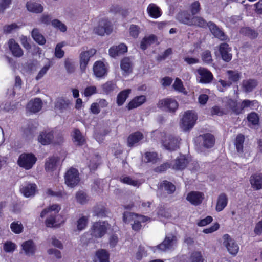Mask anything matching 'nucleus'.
I'll use <instances>...</instances> for the list:
<instances>
[{
	"label": "nucleus",
	"mask_w": 262,
	"mask_h": 262,
	"mask_svg": "<svg viewBox=\"0 0 262 262\" xmlns=\"http://www.w3.org/2000/svg\"><path fill=\"white\" fill-rule=\"evenodd\" d=\"M130 89H127L121 92L117 96V103L119 106L122 105L125 101L130 93Z\"/></svg>",
	"instance_id": "obj_43"
},
{
	"label": "nucleus",
	"mask_w": 262,
	"mask_h": 262,
	"mask_svg": "<svg viewBox=\"0 0 262 262\" xmlns=\"http://www.w3.org/2000/svg\"><path fill=\"white\" fill-rule=\"evenodd\" d=\"M121 69L126 74H128L132 72V66L130 59L128 58H123L120 64Z\"/></svg>",
	"instance_id": "obj_42"
},
{
	"label": "nucleus",
	"mask_w": 262,
	"mask_h": 262,
	"mask_svg": "<svg viewBox=\"0 0 262 262\" xmlns=\"http://www.w3.org/2000/svg\"><path fill=\"white\" fill-rule=\"evenodd\" d=\"M10 228L14 233L19 234L22 232L24 227L21 223H19L18 222H14L11 224Z\"/></svg>",
	"instance_id": "obj_51"
},
{
	"label": "nucleus",
	"mask_w": 262,
	"mask_h": 262,
	"mask_svg": "<svg viewBox=\"0 0 262 262\" xmlns=\"http://www.w3.org/2000/svg\"><path fill=\"white\" fill-rule=\"evenodd\" d=\"M160 187L166 191L168 194L173 193L176 190L175 186L167 181H162L160 184Z\"/></svg>",
	"instance_id": "obj_44"
},
{
	"label": "nucleus",
	"mask_w": 262,
	"mask_h": 262,
	"mask_svg": "<svg viewBox=\"0 0 262 262\" xmlns=\"http://www.w3.org/2000/svg\"><path fill=\"white\" fill-rule=\"evenodd\" d=\"M250 184L255 190L262 189V176L259 174H254L252 176L250 180Z\"/></svg>",
	"instance_id": "obj_30"
},
{
	"label": "nucleus",
	"mask_w": 262,
	"mask_h": 262,
	"mask_svg": "<svg viewBox=\"0 0 262 262\" xmlns=\"http://www.w3.org/2000/svg\"><path fill=\"white\" fill-rule=\"evenodd\" d=\"M8 47L12 55L16 57H21L24 52L20 46L14 39H10L8 42Z\"/></svg>",
	"instance_id": "obj_15"
},
{
	"label": "nucleus",
	"mask_w": 262,
	"mask_h": 262,
	"mask_svg": "<svg viewBox=\"0 0 262 262\" xmlns=\"http://www.w3.org/2000/svg\"><path fill=\"white\" fill-rule=\"evenodd\" d=\"M94 262H109V254L106 250L101 249L96 253Z\"/></svg>",
	"instance_id": "obj_33"
},
{
	"label": "nucleus",
	"mask_w": 262,
	"mask_h": 262,
	"mask_svg": "<svg viewBox=\"0 0 262 262\" xmlns=\"http://www.w3.org/2000/svg\"><path fill=\"white\" fill-rule=\"evenodd\" d=\"M146 101V97L144 95L137 96L133 99L128 104V110H132L140 106Z\"/></svg>",
	"instance_id": "obj_31"
},
{
	"label": "nucleus",
	"mask_w": 262,
	"mask_h": 262,
	"mask_svg": "<svg viewBox=\"0 0 262 262\" xmlns=\"http://www.w3.org/2000/svg\"><path fill=\"white\" fill-rule=\"evenodd\" d=\"M72 136L73 141L76 145L82 146L86 142L84 136L78 129L75 128L73 130Z\"/></svg>",
	"instance_id": "obj_20"
},
{
	"label": "nucleus",
	"mask_w": 262,
	"mask_h": 262,
	"mask_svg": "<svg viewBox=\"0 0 262 262\" xmlns=\"http://www.w3.org/2000/svg\"><path fill=\"white\" fill-rule=\"evenodd\" d=\"M51 25L53 27L59 30L61 32H65L67 30L66 25L57 19L52 20Z\"/></svg>",
	"instance_id": "obj_49"
},
{
	"label": "nucleus",
	"mask_w": 262,
	"mask_h": 262,
	"mask_svg": "<svg viewBox=\"0 0 262 262\" xmlns=\"http://www.w3.org/2000/svg\"><path fill=\"white\" fill-rule=\"evenodd\" d=\"M127 48L125 45L121 43L118 46H114L109 50L110 55L112 57H115L124 53L126 52Z\"/></svg>",
	"instance_id": "obj_23"
},
{
	"label": "nucleus",
	"mask_w": 262,
	"mask_h": 262,
	"mask_svg": "<svg viewBox=\"0 0 262 262\" xmlns=\"http://www.w3.org/2000/svg\"><path fill=\"white\" fill-rule=\"evenodd\" d=\"M257 85V81L253 79L244 80L242 81V88L246 93L253 91Z\"/></svg>",
	"instance_id": "obj_28"
},
{
	"label": "nucleus",
	"mask_w": 262,
	"mask_h": 262,
	"mask_svg": "<svg viewBox=\"0 0 262 262\" xmlns=\"http://www.w3.org/2000/svg\"><path fill=\"white\" fill-rule=\"evenodd\" d=\"M190 26H195L200 28L208 27V23L202 17L193 16L191 18Z\"/></svg>",
	"instance_id": "obj_37"
},
{
	"label": "nucleus",
	"mask_w": 262,
	"mask_h": 262,
	"mask_svg": "<svg viewBox=\"0 0 262 262\" xmlns=\"http://www.w3.org/2000/svg\"><path fill=\"white\" fill-rule=\"evenodd\" d=\"M19 28L18 26L15 24L13 23L10 25H5L3 27V30L5 33H10L13 31Z\"/></svg>",
	"instance_id": "obj_56"
},
{
	"label": "nucleus",
	"mask_w": 262,
	"mask_h": 262,
	"mask_svg": "<svg viewBox=\"0 0 262 262\" xmlns=\"http://www.w3.org/2000/svg\"><path fill=\"white\" fill-rule=\"evenodd\" d=\"M15 248V244L12 242H7L4 245V249L7 252H13Z\"/></svg>",
	"instance_id": "obj_61"
},
{
	"label": "nucleus",
	"mask_w": 262,
	"mask_h": 262,
	"mask_svg": "<svg viewBox=\"0 0 262 262\" xmlns=\"http://www.w3.org/2000/svg\"><path fill=\"white\" fill-rule=\"evenodd\" d=\"M113 31L111 23L107 19L103 18L99 20L98 25L94 29V32L100 36L108 35Z\"/></svg>",
	"instance_id": "obj_4"
},
{
	"label": "nucleus",
	"mask_w": 262,
	"mask_h": 262,
	"mask_svg": "<svg viewBox=\"0 0 262 262\" xmlns=\"http://www.w3.org/2000/svg\"><path fill=\"white\" fill-rule=\"evenodd\" d=\"M88 219L87 217L82 216L79 218L76 223L77 229L78 231L83 230L87 226Z\"/></svg>",
	"instance_id": "obj_50"
},
{
	"label": "nucleus",
	"mask_w": 262,
	"mask_h": 262,
	"mask_svg": "<svg viewBox=\"0 0 262 262\" xmlns=\"http://www.w3.org/2000/svg\"><path fill=\"white\" fill-rule=\"evenodd\" d=\"M180 139L178 137L169 136L163 141V146L165 149L170 151L177 150L179 147Z\"/></svg>",
	"instance_id": "obj_10"
},
{
	"label": "nucleus",
	"mask_w": 262,
	"mask_h": 262,
	"mask_svg": "<svg viewBox=\"0 0 262 262\" xmlns=\"http://www.w3.org/2000/svg\"><path fill=\"white\" fill-rule=\"evenodd\" d=\"M36 160V158L33 154L24 153L19 156L17 160V164L20 167L26 170H29L33 167Z\"/></svg>",
	"instance_id": "obj_2"
},
{
	"label": "nucleus",
	"mask_w": 262,
	"mask_h": 262,
	"mask_svg": "<svg viewBox=\"0 0 262 262\" xmlns=\"http://www.w3.org/2000/svg\"><path fill=\"white\" fill-rule=\"evenodd\" d=\"M202 59V60L206 63H211L212 61V59L210 52L208 50H206L203 52Z\"/></svg>",
	"instance_id": "obj_58"
},
{
	"label": "nucleus",
	"mask_w": 262,
	"mask_h": 262,
	"mask_svg": "<svg viewBox=\"0 0 262 262\" xmlns=\"http://www.w3.org/2000/svg\"><path fill=\"white\" fill-rule=\"evenodd\" d=\"M223 238V245L226 247L228 251L231 254L235 255L239 250V247L237 244L228 234H225Z\"/></svg>",
	"instance_id": "obj_7"
},
{
	"label": "nucleus",
	"mask_w": 262,
	"mask_h": 262,
	"mask_svg": "<svg viewBox=\"0 0 262 262\" xmlns=\"http://www.w3.org/2000/svg\"><path fill=\"white\" fill-rule=\"evenodd\" d=\"M200 5L198 1H195L191 5V12L192 15H195L200 11Z\"/></svg>",
	"instance_id": "obj_62"
},
{
	"label": "nucleus",
	"mask_w": 262,
	"mask_h": 262,
	"mask_svg": "<svg viewBox=\"0 0 262 262\" xmlns=\"http://www.w3.org/2000/svg\"><path fill=\"white\" fill-rule=\"evenodd\" d=\"M23 249L28 256L33 255L36 251V246L32 240L24 242L22 244Z\"/></svg>",
	"instance_id": "obj_25"
},
{
	"label": "nucleus",
	"mask_w": 262,
	"mask_h": 262,
	"mask_svg": "<svg viewBox=\"0 0 262 262\" xmlns=\"http://www.w3.org/2000/svg\"><path fill=\"white\" fill-rule=\"evenodd\" d=\"M147 11L149 16L152 18H157L161 15L160 9L155 4H150L147 7Z\"/></svg>",
	"instance_id": "obj_32"
},
{
	"label": "nucleus",
	"mask_w": 262,
	"mask_h": 262,
	"mask_svg": "<svg viewBox=\"0 0 262 262\" xmlns=\"http://www.w3.org/2000/svg\"><path fill=\"white\" fill-rule=\"evenodd\" d=\"M157 40V37L154 35L145 37L141 41L140 47L143 50H145L148 46L154 43Z\"/></svg>",
	"instance_id": "obj_39"
},
{
	"label": "nucleus",
	"mask_w": 262,
	"mask_h": 262,
	"mask_svg": "<svg viewBox=\"0 0 262 262\" xmlns=\"http://www.w3.org/2000/svg\"><path fill=\"white\" fill-rule=\"evenodd\" d=\"M93 72L97 77L101 78L106 75L107 71L104 63L98 61L94 64Z\"/></svg>",
	"instance_id": "obj_18"
},
{
	"label": "nucleus",
	"mask_w": 262,
	"mask_h": 262,
	"mask_svg": "<svg viewBox=\"0 0 262 262\" xmlns=\"http://www.w3.org/2000/svg\"><path fill=\"white\" fill-rule=\"evenodd\" d=\"M115 87V85L111 81L107 82L102 85L103 91L105 93H110L112 91Z\"/></svg>",
	"instance_id": "obj_63"
},
{
	"label": "nucleus",
	"mask_w": 262,
	"mask_h": 262,
	"mask_svg": "<svg viewBox=\"0 0 262 262\" xmlns=\"http://www.w3.org/2000/svg\"><path fill=\"white\" fill-rule=\"evenodd\" d=\"M191 18L190 14L185 11L179 13L177 16V18L180 22L188 26L191 25Z\"/></svg>",
	"instance_id": "obj_35"
},
{
	"label": "nucleus",
	"mask_w": 262,
	"mask_h": 262,
	"mask_svg": "<svg viewBox=\"0 0 262 262\" xmlns=\"http://www.w3.org/2000/svg\"><path fill=\"white\" fill-rule=\"evenodd\" d=\"M220 52L221 54L222 59L226 61L229 62L232 58V55L229 53L230 49L229 45L227 43H222L220 46Z\"/></svg>",
	"instance_id": "obj_22"
},
{
	"label": "nucleus",
	"mask_w": 262,
	"mask_h": 262,
	"mask_svg": "<svg viewBox=\"0 0 262 262\" xmlns=\"http://www.w3.org/2000/svg\"><path fill=\"white\" fill-rule=\"evenodd\" d=\"M54 139L52 131H43L38 137V141L42 145H48L51 143Z\"/></svg>",
	"instance_id": "obj_17"
},
{
	"label": "nucleus",
	"mask_w": 262,
	"mask_h": 262,
	"mask_svg": "<svg viewBox=\"0 0 262 262\" xmlns=\"http://www.w3.org/2000/svg\"><path fill=\"white\" fill-rule=\"evenodd\" d=\"M42 106V100L38 98L31 100L27 105V110L32 113L40 111Z\"/></svg>",
	"instance_id": "obj_14"
},
{
	"label": "nucleus",
	"mask_w": 262,
	"mask_h": 262,
	"mask_svg": "<svg viewBox=\"0 0 262 262\" xmlns=\"http://www.w3.org/2000/svg\"><path fill=\"white\" fill-rule=\"evenodd\" d=\"M120 181L125 184L130 185L134 186L138 185V182L137 181L132 180L129 177H124L120 178Z\"/></svg>",
	"instance_id": "obj_59"
},
{
	"label": "nucleus",
	"mask_w": 262,
	"mask_h": 262,
	"mask_svg": "<svg viewBox=\"0 0 262 262\" xmlns=\"http://www.w3.org/2000/svg\"><path fill=\"white\" fill-rule=\"evenodd\" d=\"M96 50L90 49L88 51L81 52L79 55L80 69L82 72H84L86 68L87 65L91 57H93L96 53Z\"/></svg>",
	"instance_id": "obj_6"
},
{
	"label": "nucleus",
	"mask_w": 262,
	"mask_h": 262,
	"mask_svg": "<svg viewBox=\"0 0 262 262\" xmlns=\"http://www.w3.org/2000/svg\"><path fill=\"white\" fill-rule=\"evenodd\" d=\"M227 203L228 197L227 195L224 193H221L217 198L215 207L216 210L218 212L223 210L227 206Z\"/></svg>",
	"instance_id": "obj_29"
},
{
	"label": "nucleus",
	"mask_w": 262,
	"mask_h": 262,
	"mask_svg": "<svg viewBox=\"0 0 262 262\" xmlns=\"http://www.w3.org/2000/svg\"><path fill=\"white\" fill-rule=\"evenodd\" d=\"M32 36L33 38L39 45H43L46 43V39L41 35L38 29L34 28L32 31Z\"/></svg>",
	"instance_id": "obj_41"
},
{
	"label": "nucleus",
	"mask_w": 262,
	"mask_h": 262,
	"mask_svg": "<svg viewBox=\"0 0 262 262\" xmlns=\"http://www.w3.org/2000/svg\"><path fill=\"white\" fill-rule=\"evenodd\" d=\"M64 46L63 42L58 43L55 48V56L58 58H61L63 57L64 52L61 49L62 47Z\"/></svg>",
	"instance_id": "obj_54"
},
{
	"label": "nucleus",
	"mask_w": 262,
	"mask_h": 262,
	"mask_svg": "<svg viewBox=\"0 0 262 262\" xmlns=\"http://www.w3.org/2000/svg\"><path fill=\"white\" fill-rule=\"evenodd\" d=\"M203 142V145L206 148L212 147L215 143L214 136L211 134H205L200 136Z\"/></svg>",
	"instance_id": "obj_24"
},
{
	"label": "nucleus",
	"mask_w": 262,
	"mask_h": 262,
	"mask_svg": "<svg viewBox=\"0 0 262 262\" xmlns=\"http://www.w3.org/2000/svg\"><path fill=\"white\" fill-rule=\"evenodd\" d=\"M36 190V185L35 184H28L24 186L21 191L26 197H30L35 194Z\"/></svg>",
	"instance_id": "obj_34"
},
{
	"label": "nucleus",
	"mask_w": 262,
	"mask_h": 262,
	"mask_svg": "<svg viewBox=\"0 0 262 262\" xmlns=\"http://www.w3.org/2000/svg\"><path fill=\"white\" fill-rule=\"evenodd\" d=\"M204 199V194L203 192L194 191L188 193L186 197V200L195 206L201 204Z\"/></svg>",
	"instance_id": "obj_11"
},
{
	"label": "nucleus",
	"mask_w": 262,
	"mask_h": 262,
	"mask_svg": "<svg viewBox=\"0 0 262 262\" xmlns=\"http://www.w3.org/2000/svg\"><path fill=\"white\" fill-rule=\"evenodd\" d=\"M228 105L229 107L236 114H239L241 110L237 108V103L236 101L230 99L227 102Z\"/></svg>",
	"instance_id": "obj_60"
},
{
	"label": "nucleus",
	"mask_w": 262,
	"mask_h": 262,
	"mask_svg": "<svg viewBox=\"0 0 262 262\" xmlns=\"http://www.w3.org/2000/svg\"><path fill=\"white\" fill-rule=\"evenodd\" d=\"M229 80L232 82H237L241 77L240 73L235 71L229 70L227 72Z\"/></svg>",
	"instance_id": "obj_52"
},
{
	"label": "nucleus",
	"mask_w": 262,
	"mask_h": 262,
	"mask_svg": "<svg viewBox=\"0 0 262 262\" xmlns=\"http://www.w3.org/2000/svg\"><path fill=\"white\" fill-rule=\"evenodd\" d=\"M59 162V158L53 156L49 157L45 163V169L47 171H53L56 169Z\"/></svg>",
	"instance_id": "obj_19"
},
{
	"label": "nucleus",
	"mask_w": 262,
	"mask_h": 262,
	"mask_svg": "<svg viewBox=\"0 0 262 262\" xmlns=\"http://www.w3.org/2000/svg\"><path fill=\"white\" fill-rule=\"evenodd\" d=\"M157 105L158 107L170 112H174L178 107V102L170 98L162 99L159 101Z\"/></svg>",
	"instance_id": "obj_8"
},
{
	"label": "nucleus",
	"mask_w": 262,
	"mask_h": 262,
	"mask_svg": "<svg viewBox=\"0 0 262 262\" xmlns=\"http://www.w3.org/2000/svg\"><path fill=\"white\" fill-rule=\"evenodd\" d=\"M197 72L200 76L199 82L202 83H209L213 78L212 74L207 69L200 67L197 70Z\"/></svg>",
	"instance_id": "obj_13"
},
{
	"label": "nucleus",
	"mask_w": 262,
	"mask_h": 262,
	"mask_svg": "<svg viewBox=\"0 0 262 262\" xmlns=\"http://www.w3.org/2000/svg\"><path fill=\"white\" fill-rule=\"evenodd\" d=\"M189 262H203V258L200 252H193L190 257Z\"/></svg>",
	"instance_id": "obj_53"
},
{
	"label": "nucleus",
	"mask_w": 262,
	"mask_h": 262,
	"mask_svg": "<svg viewBox=\"0 0 262 262\" xmlns=\"http://www.w3.org/2000/svg\"><path fill=\"white\" fill-rule=\"evenodd\" d=\"M158 160L157 154L155 152H147L145 154L144 161L147 162L155 163Z\"/></svg>",
	"instance_id": "obj_48"
},
{
	"label": "nucleus",
	"mask_w": 262,
	"mask_h": 262,
	"mask_svg": "<svg viewBox=\"0 0 262 262\" xmlns=\"http://www.w3.org/2000/svg\"><path fill=\"white\" fill-rule=\"evenodd\" d=\"M76 201L81 204H84L89 201V197L87 194L82 191H79L76 194Z\"/></svg>",
	"instance_id": "obj_45"
},
{
	"label": "nucleus",
	"mask_w": 262,
	"mask_h": 262,
	"mask_svg": "<svg viewBox=\"0 0 262 262\" xmlns=\"http://www.w3.org/2000/svg\"><path fill=\"white\" fill-rule=\"evenodd\" d=\"M70 103V102L69 100H66L62 98H59L57 100L55 107L56 109L62 112L68 109Z\"/></svg>",
	"instance_id": "obj_36"
},
{
	"label": "nucleus",
	"mask_w": 262,
	"mask_h": 262,
	"mask_svg": "<svg viewBox=\"0 0 262 262\" xmlns=\"http://www.w3.org/2000/svg\"><path fill=\"white\" fill-rule=\"evenodd\" d=\"M26 6L27 9L31 12L35 13H40L43 11V6L39 3L34 2H28Z\"/></svg>",
	"instance_id": "obj_27"
},
{
	"label": "nucleus",
	"mask_w": 262,
	"mask_h": 262,
	"mask_svg": "<svg viewBox=\"0 0 262 262\" xmlns=\"http://www.w3.org/2000/svg\"><path fill=\"white\" fill-rule=\"evenodd\" d=\"M123 220L125 223H129L134 220V223L132 224V229L135 231H139L141 228V222H146L148 218L145 216H137L134 213L125 212L123 214Z\"/></svg>",
	"instance_id": "obj_1"
},
{
	"label": "nucleus",
	"mask_w": 262,
	"mask_h": 262,
	"mask_svg": "<svg viewBox=\"0 0 262 262\" xmlns=\"http://www.w3.org/2000/svg\"><path fill=\"white\" fill-rule=\"evenodd\" d=\"M129 31L130 36L134 38H137L140 32V28L137 25H131L129 28Z\"/></svg>",
	"instance_id": "obj_55"
},
{
	"label": "nucleus",
	"mask_w": 262,
	"mask_h": 262,
	"mask_svg": "<svg viewBox=\"0 0 262 262\" xmlns=\"http://www.w3.org/2000/svg\"><path fill=\"white\" fill-rule=\"evenodd\" d=\"M107 227L105 222H95L91 228V234L96 237H102L106 232Z\"/></svg>",
	"instance_id": "obj_9"
},
{
	"label": "nucleus",
	"mask_w": 262,
	"mask_h": 262,
	"mask_svg": "<svg viewBox=\"0 0 262 262\" xmlns=\"http://www.w3.org/2000/svg\"><path fill=\"white\" fill-rule=\"evenodd\" d=\"M64 180L68 187H74L80 181L78 171L74 168H70L64 174Z\"/></svg>",
	"instance_id": "obj_3"
},
{
	"label": "nucleus",
	"mask_w": 262,
	"mask_h": 262,
	"mask_svg": "<svg viewBox=\"0 0 262 262\" xmlns=\"http://www.w3.org/2000/svg\"><path fill=\"white\" fill-rule=\"evenodd\" d=\"M240 33L251 39L256 38L258 35V33L256 30L249 27L242 28L240 30Z\"/></svg>",
	"instance_id": "obj_40"
},
{
	"label": "nucleus",
	"mask_w": 262,
	"mask_h": 262,
	"mask_svg": "<svg viewBox=\"0 0 262 262\" xmlns=\"http://www.w3.org/2000/svg\"><path fill=\"white\" fill-rule=\"evenodd\" d=\"M208 27L211 33L215 37L221 40H226L228 39L224 32L214 23L209 21L208 23Z\"/></svg>",
	"instance_id": "obj_12"
},
{
	"label": "nucleus",
	"mask_w": 262,
	"mask_h": 262,
	"mask_svg": "<svg viewBox=\"0 0 262 262\" xmlns=\"http://www.w3.org/2000/svg\"><path fill=\"white\" fill-rule=\"evenodd\" d=\"M143 138V135L140 132H136L129 136L127 145L129 147L134 146Z\"/></svg>",
	"instance_id": "obj_26"
},
{
	"label": "nucleus",
	"mask_w": 262,
	"mask_h": 262,
	"mask_svg": "<svg viewBox=\"0 0 262 262\" xmlns=\"http://www.w3.org/2000/svg\"><path fill=\"white\" fill-rule=\"evenodd\" d=\"M39 21L41 24L48 25L51 23V17L48 14H43L39 18Z\"/></svg>",
	"instance_id": "obj_64"
},
{
	"label": "nucleus",
	"mask_w": 262,
	"mask_h": 262,
	"mask_svg": "<svg viewBox=\"0 0 262 262\" xmlns=\"http://www.w3.org/2000/svg\"><path fill=\"white\" fill-rule=\"evenodd\" d=\"M177 237L175 236L166 237L163 242L155 248L161 251H165L171 248L177 243Z\"/></svg>",
	"instance_id": "obj_16"
},
{
	"label": "nucleus",
	"mask_w": 262,
	"mask_h": 262,
	"mask_svg": "<svg viewBox=\"0 0 262 262\" xmlns=\"http://www.w3.org/2000/svg\"><path fill=\"white\" fill-rule=\"evenodd\" d=\"M64 67L67 73L69 74L73 73L75 71V63L72 59L66 58L64 60Z\"/></svg>",
	"instance_id": "obj_46"
},
{
	"label": "nucleus",
	"mask_w": 262,
	"mask_h": 262,
	"mask_svg": "<svg viewBox=\"0 0 262 262\" xmlns=\"http://www.w3.org/2000/svg\"><path fill=\"white\" fill-rule=\"evenodd\" d=\"M245 140V137L242 134H239L237 136L235 140L236 148L238 152L242 153L243 152V143Z\"/></svg>",
	"instance_id": "obj_47"
},
{
	"label": "nucleus",
	"mask_w": 262,
	"mask_h": 262,
	"mask_svg": "<svg viewBox=\"0 0 262 262\" xmlns=\"http://www.w3.org/2000/svg\"><path fill=\"white\" fill-rule=\"evenodd\" d=\"M61 207L59 205L54 204L44 209L40 213V217L43 218L48 213L54 212L52 214L56 215L60 210Z\"/></svg>",
	"instance_id": "obj_38"
},
{
	"label": "nucleus",
	"mask_w": 262,
	"mask_h": 262,
	"mask_svg": "<svg viewBox=\"0 0 262 262\" xmlns=\"http://www.w3.org/2000/svg\"><path fill=\"white\" fill-rule=\"evenodd\" d=\"M247 119L253 125L257 124L259 121V118L257 114L254 112L249 114L248 115Z\"/></svg>",
	"instance_id": "obj_57"
},
{
	"label": "nucleus",
	"mask_w": 262,
	"mask_h": 262,
	"mask_svg": "<svg viewBox=\"0 0 262 262\" xmlns=\"http://www.w3.org/2000/svg\"><path fill=\"white\" fill-rule=\"evenodd\" d=\"M196 115L194 112L188 111L186 112L182 119L181 127L184 131H187L193 127L196 120Z\"/></svg>",
	"instance_id": "obj_5"
},
{
	"label": "nucleus",
	"mask_w": 262,
	"mask_h": 262,
	"mask_svg": "<svg viewBox=\"0 0 262 262\" xmlns=\"http://www.w3.org/2000/svg\"><path fill=\"white\" fill-rule=\"evenodd\" d=\"M188 163V159L185 155H180L175 160L172 168L175 170H183Z\"/></svg>",
	"instance_id": "obj_21"
}]
</instances>
